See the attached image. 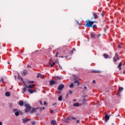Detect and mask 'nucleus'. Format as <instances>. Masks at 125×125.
Returning <instances> with one entry per match:
<instances>
[{
  "label": "nucleus",
  "instance_id": "423d86ee",
  "mask_svg": "<svg viewBox=\"0 0 125 125\" xmlns=\"http://www.w3.org/2000/svg\"><path fill=\"white\" fill-rule=\"evenodd\" d=\"M64 88V84H62L61 85H59V86L58 87V90H62Z\"/></svg>",
  "mask_w": 125,
  "mask_h": 125
},
{
  "label": "nucleus",
  "instance_id": "69168bd1",
  "mask_svg": "<svg viewBox=\"0 0 125 125\" xmlns=\"http://www.w3.org/2000/svg\"><path fill=\"white\" fill-rule=\"evenodd\" d=\"M40 110H42V107L40 108Z\"/></svg>",
  "mask_w": 125,
  "mask_h": 125
},
{
  "label": "nucleus",
  "instance_id": "f3484780",
  "mask_svg": "<svg viewBox=\"0 0 125 125\" xmlns=\"http://www.w3.org/2000/svg\"><path fill=\"white\" fill-rule=\"evenodd\" d=\"M19 105H20V106H23L24 105V102L22 101H20L19 102Z\"/></svg>",
  "mask_w": 125,
  "mask_h": 125
},
{
  "label": "nucleus",
  "instance_id": "c03bdc74",
  "mask_svg": "<svg viewBox=\"0 0 125 125\" xmlns=\"http://www.w3.org/2000/svg\"><path fill=\"white\" fill-rule=\"evenodd\" d=\"M71 119L72 120H76V118L75 117H71Z\"/></svg>",
  "mask_w": 125,
  "mask_h": 125
},
{
  "label": "nucleus",
  "instance_id": "0eeeda50",
  "mask_svg": "<svg viewBox=\"0 0 125 125\" xmlns=\"http://www.w3.org/2000/svg\"><path fill=\"white\" fill-rule=\"evenodd\" d=\"M35 86H36L35 84H30V85H29L28 86V85H26V87L27 88H34Z\"/></svg>",
  "mask_w": 125,
  "mask_h": 125
},
{
  "label": "nucleus",
  "instance_id": "ddd939ff",
  "mask_svg": "<svg viewBox=\"0 0 125 125\" xmlns=\"http://www.w3.org/2000/svg\"><path fill=\"white\" fill-rule=\"evenodd\" d=\"M54 79L56 81H60V80H61V77L58 76H55Z\"/></svg>",
  "mask_w": 125,
  "mask_h": 125
},
{
  "label": "nucleus",
  "instance_id": "5fc2aeb1",
  "mask_svg": "<svg viewBox=\"0 0 125 125\" xmlns=\"http://www.w3.org/2000/svg\"><path fill=\"white\" fill-rule=\"evenodd\" d=\"M58 93H59V94H60V93H61V91H59V92H58Z\"/></svg>",
  "mask_w": 125,
  "mask_h": 125
},
{
  "label": "nucleus",
  "instance_id": "ea45409f",
  "mask_svg": "<svg viewBox=\"0 0 125 125\" xmlns=\"http://www.w3.org/2000/svg\"><path fill=\"white\" fill-rule=\"evenodd\" d=\"M0 82H1L2 83H3V78H2L0 80Z\"/></svg>",
  "mask_w": 125,
  "mask_h": 125
},
{
  "label": "nucleus",
  "instance_id": "338daca9",
  "mask_svg": "<svg viewBox=\"0 0 125 125\" xmlns=\"http://www.w3.org/2000/svg\"><path fill=\"white\" fill-rule=\"evenodd\" d=\"M120 116V114H118V116Z\"/></svg>",
  "mask_w": 125,
  "mask_h": 125
},
{
  "label": "nucleus",
  "instance_id": "a18cd8bd",
  "mask_svg": "<svg viewBox=\"0 0 125 125\" xmlns=\"http://www.w3.org/2000/svg\"><path fill=\"white\" fill-rule=\"evenodd\" d=\"M57 103H54L53 104V106H55V105H57Z\"/></svg>",
  "mask_w": 125,
  "mask_h": 125
},
{
  "label": "nucleus",
  "instance_id": "a878e982",
  "mask_svg": "<svg viewBox=\"0 0 125 125\" xmlns=\"http://www.w3.org/2000/svg\"><path fill=\"white\" fill-rule=\"evenodd\" d=\"M21 81H22L24 85H25V86H26V85H26V83L25 82H24V81H23V78L22 77H21Z\"/></svg>",
  "mask_w": 125,
  "mask_h": 125
},
{
  "label": "nucleus",
  "instance_id": "37998d69",
  "mask_svg": "<svg viewBox=\"0 0 125 125\" xmlns=\"http://www.w3.org/2000/svg\"><path fill=\"white\" fill-rule=\"evenodd\" d=\"M77 124H79L80 123V120H78L76 121Z\"/></svg>",
  "mask_w": 125,
  "mask_h": 125
},
{
  "label": "nucleus",
  "instance_id": "2f4dec72",
  "mask_svg": "<svg viewBox=\"0 0 125 125\" xmlns=\"http://www.w3.org/2000/svg\"><path fill=\"white\" fill-rule=\"evenodd\" d=\"M55 65V62H53L52 64H51V67H53Z\"/></svg>",
  "mask_w": 125,
  "mask_h": 125
},
{
  "label": "nucleus",
  "instance_id": "c85d7f7f",
  "mask_svg": "<svg viewBox=\"0 0 125 125\" xmlns=\"http://www.w3.org/2000/svg\"><path fill=\"white\" fill-rule=\"evenodd\" d=\"M92 27L93 29H97V25L96 24H94Z\"/></svg>",
  "mask_w": 125,
  "mask_h": 125
},
{
  "label": "nucleus",
  "instance_id": "3c124183",
  "mask_svg": "<svg viewBox=\"0 0 125 125\" xmlns=\"http://www.w3.org/2000/svg\"><path fill=\"white\" fill-rule=\"evenodd\" d=\"M87 88V87H86V86L84 87V89H86Z\"/></svg>",
  "mask_w": 125,
  "mask_h": 125
},
{
  "label": "nucleus",
  "instance_id": "1a4fd4ad",
  "mask_svg": "<svg viewBox=\"0 0 125 125\" xmlns=\"http://www.w3.org/2000/svg\"><path fill=\"white\" fill-rule=\"evenodd\" d=\"M56 83H57V82H55L54 80L50 81V85H53V84H56Z\"/></svg>",
  "mask_w": 125,
  "mask_h": 125
},
{
  "label": "nucleus",
  "instance_id": "6e6d98bb",
  "mask_svg": "<svg viewBox=\"0 0 125 125\" xmlns=\"http://www.w3.org/2000/svg\"><path fill=\"white\" fill-rule=\"evenodd\" d=\"M118 47H119V48H121V47L120 45H118Z\"/></svg>",
  "mask_w": 125,
  "mask_h": 125
},
{
  "label": "nucleus",
  "instance_id": "473e14b6",
  "mask_svg": "<svg viewBox=\"0 0 125 125\" xmlns=\"http://www.w3.org/2000/svg\"><path fill=\"white\" fill-rule=\"evenodd\" d=\"M64 122L65 123H69V120H68L67 119H65L64 120Z\"/></svg>",
  "mask_w": 125,
  "mask_h": 125
},
{
  "label": "nucleus",
  "instance_id": "f257e3e1",
  "mask_svg": "<svg viewBox=\"0 0 125 125\" xmlns=\"http://www.w3.org/2000/svg\"><path fill=\"white\" fill-rule=\"evenodd\" d=\"M85 27H88V28H91L93 25V22L90 21L89 20H87L85 21Z\"/></svg>",
  "mask_w": 125,
  "mask_h": 125
},
{
  "label": "nucleus",
  "instance_id": "774afa93",
  "mask_svg": "<svg viewBox=\"0 0 125 125\" xmlns=\"http://www.w3.org/2000/svg\"><path fill=\"white\" fill-rule=\"evenodd\" d=\"M92 18H92V19H92Z\"/></svg>",
  "mask_w": 125,
  "mask_h": 125
},
{
  "label": "nucleus",
  "instance_id": "39448f33",
  "mask_svg": "<svg viewBox=\"0 0 125 125\" xmlns=\"http://www.w3.org/2000/svg\"><path fill=\"white\" fill-rule=\"evenodd\" d=\"M110 115H108L107 114H105V115L104 116L105 123H107L108 122V121H109V120H110Z\"/></svg>",
  "mask_w": 125,
  "mask_h": 125
},
{
  "label": "nucleus",
  "instance_id": "e433bc0d",
  "mask_svg": "<svg viewBox=\"0 0 125 125\" xmlns=\"http://www.w3.org/2000/svg\"><path fill=\"white\" fill-rule=\"evenodd\" d=\"M74 51H76V49H75V48L73 49V50L71 51V53H73L74 52Z\"/></svg>",
  "mask_w": 125,
  "mask_h": 125
},
{
  "label": "nucleus",
  "instance_id": "412c9836",
  "mask_svg": "<svg viewBox=\"0 0 125 125\" xmlns=\"http://www.w3.org/2000/svg\"><path fill=\"white\" fill-rule=\"evenodd\" d=\"M5 96H6V97L10 96V93H9V92H6L5 93Z\"/></svg>",
  "mask_w": 125,
  "mask_h": 125
},
{
  "label": "nucleus",
  "instance_id": "4d7b16f0",
  "mask_svg": "<svg viewBox=\"0 0 125 125\" xmlns=\"http://www.w3.org/2000/svg\"><path fill=\"white\" fill-rule=\"evenodd\" d=\"M77 23H78V24H79V25H81V23H79V21H77Z\"/></svg>",
  "mask_w": 125,
  "mask_h": 125
},
{
  "label": "nucleus",
  "instance_id": "f03ea898",
  "mask_svg": "<svg viewBox=\"0 0 125 125\" xmlns=\"http://www.w3.org/2000/svg\"><path fill=\"white\" fill-rule=\"evenodd\" d=\"M24 106L26 107L25 109V112L28 113V112H30L31 111V109H32V107L30 104H24Z\"/></svg>",
  "mask_w": 125,
  "mask_h": 125
},
{
  "label": "nucleus",
  "instance_id": "cd10ccee",
  "mask_svg": "<svg viewBox=\"0 0 125 125\" xmlns=\"http://www.w3.org/2000/svg\"><path fill=\"white\" fill-rule=\"evenodd\" d=\"M91 38L92 39H95V36H94V34L93 33H91Z\"/></svg>",
  "mask_w": 125,
  "mask_h": 125
},
{
  "label": "nucleus",
  "instance_id": "49530a36",
  "mask_svg": "<svg viewBox=\"0 0 125 125\" xmlns=\"http://www.w3.org/2000/svg\"><path fill=\"white\" fill-rule=\"evenodd\" d=\"M93 83H96V82L95 81V80L93 81Z\"/></svg>",
  "mask_w": 125,
  "mask_h": 125
},
{
  "label": "nucleus",
  "instance_id": "6e6552de",
  "mask_svg": "<svg viewBox=\"0 0 125 125\" xmlns=\"http://www.w3.org/2000/svg\"><path fill=\"white\" fill-rule=\"evenodd\" d=\"M28 74V70H24L22 71V76H23L24 77H25V76H26V75Z\"/></svg>",
  "mask_w": 125,
  "mask_h": 125
},
{
  "label": "nucleus",
  "instance_id": "864d4df0",
  "mask_svg": "<svg viewBox=\"0 0 125 125\" xmlns=\"http://www.w3.org/2000/svg\"><path fill=\"white\" fill-rule=\"evenodd\" d=\"M32 124L33 125H35V123H34V122H32Z\"/></svg>",
  "mask_w": 125,
  "mask_h": 125
},
{
  "label": "nucleus",
  "instance_id": "09e8293b",
  "mask_svg": "<svg viewBox=\"0 0 125 125\" xmlns=\"http://www.w3.org/2000/svg\"><path fill=\"white\" fill-rule=\"evenodd\" d=\"M92 22H93V24H94V23H97V21H92Z\"/></svg>",
  "mask_w": 125,
  "mask_h": 125
},
{
  "label": "nucleus",
  "instance_id": "a211bd4d",
  "mask_svg": "<svg viewBox=\"0 0 125 125\" xmlns=\"http://www.w3.org/2000/svg\"><path fill=\"white\" fill-rule=\"evenodd\" d=\"M55 124H56V121H55V120H52L51 121V125H55Z\"/></svg>",
  "mask_w": 125,
  "mask_h": 125
},
{
  "label": "nucleus",
  "instance_id": "b1692460",
  "mask_svg": "<svg viewBox=\"0 0 125 125\" xmlns=\"http://www.w3.org/2000/svg\"><path fill=\"white\" fill-rule=\"evenodd\" d=\"M93 15V17H94V19H97L98 16L96 14L94 13Z\"/></svg>",
  "mask_w": 125,
  "mask_h": 125
},
{
  "label": "nucleus",
  "instance_id": "680f3d73",
  "mask_svg": "<svg viewBox=\"0 0 125 125\" xmlns=\"http://www.w3.org/2000/svg\"><path fill=\"white\" fill-rule=\"evenodd\" d=\"M68 58V56L65 57V58L67 59Z\"/></svg>",
  "mask_w": 125,
  "mask_h": 125
},
{
  "label": "nucleus",
  "instance_id": "6ab92c4d",
  "mask_svg": "<svg viewBox=\"0 0 125 125\" xmlns=\"http://www.w3.org/2000/svg\"><path fill=\"white\" fill-rule=\"evenodd\" d=\"M123 90H124V88H123L122 87H119L118 89L119 92H121V91H123Z\"/></svg>",
  "mask_w": 125,
  "mask_h": 125
},
{
  "label": "nucleus",
  "instance_id": "0e129e2a",
  "mask_svg": "<svg viewBox=\"0 0 125 125\" xmlns=\"http://www.w3.org/2000/svg\"><path fill=\"white\" fill-rule=\"evenodd\" d=\"M8 64H10V62H8Z\"/></svg>",
  "mask_w": 125,
  "mask_h": 125
},
{
  "label": "nucleus",
  "instance_id": "e2e57ef3",
  "mask_svg": "<svg viewBox=\"0 0 125 125\" xmlns=\"http://www.w3.org/2000/svg\"><path fill=\"white\" fill-rule=\"evenodd\" d=\"M73 101H76V99L73 100Z\"/></svg>",
  "mask_w": 125,
  "mask_h": 125
},
{
  "label": "nucleus",
  "instance_id": "de8ad7c7",
  "mask_svg": "<svg viewBox=\"0 0 125 125\" xmlns=\"http://www.w3.org/2000/svg\"><path fill=\"white\" fill-rule=\"evenodd\" d=\"M27 68H32V67H31V66H30L29 65H27Z\"/></svg>",
  "mask_w": 125,
  "mask_h": 125
},
{
  "label": "nucleus",
  "instance_id": "c756f323",
  "mask_svg": "<svg viewBox=\"0 0 125 125\" xmlns=\"http://www.w3.org/2000/svg\"><path fill=\"white\" fill-rule=\"evenodd\" d=\"M58 100L59 101H62V96H60L58 98Z\"/></svg>",
  "mask_w": 125,
  "mask_h": 125
},
{
  "label": "nucleus",
  "instance_id": "5701e85b",
  "mask_svg": "<svg viewBox=\"0 0 125 125\" xmlns=\"http://www.w3.org/2000/svg\"><path fill=\"white\" fill-rule=\"evenodd\" d=\"M86 103V100L85 99H84L83 100L82 104L84 105V104H85Z\"/></svg>",
  "mask_w": 125,
  "mask_h": 125
},
{
  "label": "nucleus",
  "instance_id": "052dcab7",
  "mask_svg": "<svg viewBox=\"0 0 125 125\" xmlns=\"http://www.w3.org/2000/svg\"><path fill=\"white\" fill-rule=\"evenodd\" d=\"M123 74H125V71H124V72H123Z\"/></svg>",
  "mask_w": 125,
  "mask_h": 125
},
{
  "label": "nucleus",
  "instance_id": "72a5a7b5",
  "mask_svg": "<svg viewBox=\"0 0 125 125\" xmlns=\"http://www.w3.org/2000/svg\"><path fill=\"white\" fill-rule=\"evenodd\" d=\"M44 105L45 106H47V103L46 102H44Z\"/></svg>",
  "mask_w": 125,
  "mask_h": 125
},
{
  "label": "nucleus",
  "instance_id": "aec40b11",
  "mask_svg": "<svg viewBox=\"0 0 125 125\" xmlns=\"http://www.w3.org/2000/svg\"><path fill=\"white\" fill-rule=\"evenodd\" d=\"M92 73H101L100 70H92Z\"/></svg>",
  "mask_w": 125,
  "mask_h": 125
},
{
  "label": "nucleus",
  "instance_id": "603ef678",
  "mask_svg": "<svg viewBox=\"0 0 125 125\" xmlns=\"http://www.w3.org/2000/svg\"><path fill=\"white\" fill-rule=\"evenodd\" d=\"M0 125H2V122H0Z\"/></svg>",
  "mask_w": 125,
  "mask_h": 125
},
{
  "label": "nucleus",
  "instance_id": "7c9ffc66",
  "mask_svg": "<svg viewBox=\"0 0 125 125\" xmlns=\"http://www.w3.org/2000/svg\"><path fill=\"white\" fill-rule=\"evenodd\" d=\"M41 76H42V74H41V73H38L37 76V78L39 79Z\"/></svg>",
  "mask_w": 125,
  "mask_h": 125
},
{
  "label": "nucleus",
  "instance_id": "20e7f679",
  "mask_svg": "<svg viewBox=\"0 0 125 125\" xmlns=\"http://www.w3.org/2000/svg\"><path fill=\"white\" fill-rule=\"evenodd\" d=\"M113 62H117V60H120V57L117 53H115V56L113 58Z\"/></svg>",
  "mask_w": 125,
  "mask_h": 125
},
{
  "label": "nucleus",
  "instance_id": "4c0bfd02",
  "mask_svg": "<svg viewBox=\"0 0 125 125\" xmlns=\"http://www.w3.org/2000/svg\"><path fill=\"white\" fill-rule=\"evenodd\" d=\"M39 103H40V105H42V101H40L39 102Z\"/></svg>",
  "mask_w": 125,
  "mask_h": 125
},
{
  "label": "nucleus",
  "instance_id": "4468645a",
  "mask_svg": "<svg viewBox=\"0 0 125 125\" xmlns=\"http://www.w3.org/2000/svg\"><path fill=\"white\" fill-rule=\"evenodd\" d=\"M37 108H33V109L31 110V111L30 112V113H31L32 114H33V113H36V112H37Z\"/></svg>",
  "mask_w": 125,
  "mask_h": 125
},
{
  "label": "nucleus",
  "instance_id": "2eb2a0df",
  "mask_svg": "<svg viewBox=\"0 0 125 125\" xmlns=\"http://www.w3.org/2000/svg\"><path fill=\"white\" fill-rule=\"evenodd\" d=\"M103 56L105 59H108V58H109V55L108 54H104Z\"/></svg>",
  "mask_w": 125,
  "mask_h": 125
},
{
  "label": "nucleus",
  "instance_id": "393cba45",
  "mask_svg": "<svg viewBox=\"0 0 125 125\" xmlns=\"http://www.w3.org/2000/svg\"><path fill=\"white\" fill-rule=\"evenodd\" d=\"M22 90H23V92H22V93L24 94L25 93V91H27V89L26 87H24L23 89H22Z\"/></svg>",
  "mask_w": 125,
  "mask_h": 125
},
{
  "label": "nucleus",
  "instance_id": "bb28decb",
  "mask_svg": "<svg viewBox=\"0 0 125 125\" xmlns=\"http://www.w3.org/2000/svg\"><path fill=\"white\" fill-rule=\"evenodd\" d=\"M74 87V83H71L70 85H69V87L70 88H73Z\"/></svg>",
  "mask_w": 125,
  "mask_h": 125
},
{
  "label": "nucleus",
  "instance_id": "7ed1b4c3",
  "mask_svg": "<svg viewBox=\"0 0 125 125\" xmlns=\"http://www.w3.org/2000/svg\"><path fill=\"white\" fill-rule=\"evenodd\" d=\"M13 112H14V114L16 117H18L19 116V114L20 112H21L20 110H18V109L15 108L13 109Z\"/></svg>",
  "mask_w": 125,
  "mask_h": 125
},
{
  "label": "nucleus",
  "instance_id": "f704fd0d",
  "mask_svg": "<svg viewBox=\"0 0 125 125\" xmlns=\"http://www.w3.org/2000/svg\"><path fill=\"white\" fill-rule=\"evenodd\" d=\"M59 65V68L60 69H61V70H62V66H61V65H60V64H59V62H58Z\"/></svg>",
  "mask_w": 125,
  "mask_h": 125
},
{
  "label": "nucleus",
  "instance_id": "c9c22d12",
  "mask_svg": "<svg viewBox=\"0 0 125 125\" xmlns=\"http://www.w3.org/2000/svg\"><path fill=\"white\" fill-rule=\"evenodd\" d=\"M58 54H58V52H56V55H55V57H58Z\"/></svg>",
  "mask_w": 125,
  "mask_h": 125
},
{
  "label": "nucleus",
  "instance_id": "a19ab883",
  "mask_svg": "<svg viewBox=\"0 0 125 125\" xmlns=\"http://www.w3.org/2000/svg\"><path fill=\"white\" fill-rule=\"evenodd\" d=\"M101 15L103 17H104V13H102Z\"/></svg>",
  "mask_w": 125,
  "mask_h": 125
},
{
  "label": "nucleus",
  "instance_id": "79ce46f5",
  "mask_svg": "<svg viewBox=\"0 0 125 125\" xmlns=\"http://www.w3.org/2000/svg\"><path fill=\"white\" fill-rule=\"evenodd\" d=\"M35 83V82H34V81H29V83Z\"/></svg>",
  "mask_w": 125,
  "mask_h": 125
},
{
  "label": "nucleus",
  "instance_id": "9b49d317",
  "mask_svg": "<svg viewBox=\"0 0 125 125\" xmlns=\"http://www.w3.org/2000/svg\"><path fill=\"white\" fill-rule=\"evenodd\" d=\"M122 65H123V63L122 62H120L118 66V68H119V69L120 71H121V70H122Z\"/></svg>",
  "mask_w": 125,
  "mask_h": 125
},
{
  "label": "nucleus",
  "instance_id": "9d476101",
  "mask_svg": "<svg viewBox=\"0 0 125 125\" xmlns=\"http://www.w3.org/2000/svg\"><path fill=\"white\" fill-rule=\"evenodd\" d=\"M28 92H29V93H34V92H36V90H33L32 89H28Z\"/></svg>",
  "mask_w": 125,
  "mask_h": 125
},
{
  "label": "nucleus",
  "instance_id": "bf43d9fd",
  "mask_svg": "<svg viewBox=\"0 0 125 125\" xmlns=\"http://www.w3.org/2000/svg\"><path fill=\"white\" fill-rule=\"evenodd\" d=\"M60 57H61V58H64V57H63V56H60Z\"/></svg>",
  "mask_w": 125,
  "mask_h": 125
},
{
  "label": "nucleus",
  "instance_id": "dca6fc26",
  "mask_svg": "<svg viewBox=\"0 0 125 125\" xmlns=\"http://www.w3.org/2000/svg\"><path fill=\"white\" fill-rule=\"evenodd\" d=\"M73 106H74V107H79V106H80V104L78 103H74L73 104Z\"/></svg>",
  "mask_w": 125,
  "mask_h": 125
},
{
  "label": "nucleus",
  "instance_id": "8fccbe9b",
  "mask_svg": "<svg viewBox=\"0 0 125 125\" xmlns=\"http://www.w3.org/2000/svg\"><path fill=\"white\" fill-rule=\"evenodd\" d=\"M66 119H67V120L69 121V120H70V117H68L66 118Z\"/></svg>",
  "mask_w": 125,
  "mask_h": 125
},
{
  "label": "nucleus",
  "instance_id": "4be33fe9",
  "mask_svg": "<svg viewBox=\"0 0 125 125\" xmlns=\"http://www.w3.org/2000/svg\"><path fill=\"white\" fill-rule=\"evenodd\" d=\"M74 83H78V86L80 85V82H79V80H76L74 81Z\"/></svg>",
  "mask_w": 125,
  "mask_h": 125
},
{
  "label": "nucleus",
  "instance_id": "58836bf2",
  "mask_svg": "<svg viewBox=\"0 0 125 125\" xmlns=\"http://www.w3.org/2000/svg\"><path fill=\"white\" fill-rule=\"evenodd\" d=\"M69 92L70 94H72V93H73V91H72V90H70L69 91Z\"/></svg>",
  "mask_w": 125,
  "mask_h": 125
},
{
  "label": "nucleus",
  "instance_id": "13d9d810",
  "mask_svg": "<svg viewBox=\"0 0 125 125\" xmlns=\"http://www.w3.org/2000/svg\"><path fill=\"white\" fill-rule=\"evenodd\" d=\"M44 109H45L44 107H42V110H44Z\"/></svg>",
  "mask_w": 125,
  "mask_h": 125
},
{
  "label": "nucleus",
  "instance_id": "f8f14e48",
  "mask_svg": "<svg viewBox=\"0 0 125 125\" xmlns=\"http://www.w3.org/2000/svg\"><path fill=\"white\" fill-rule=\"evenodd\" d=\"M29 121H31V119H23V124H26L27 122H29Z\"/></svg>",
  "mask_w": 125,
  "mask_h": 125
}]
</instances>
